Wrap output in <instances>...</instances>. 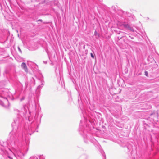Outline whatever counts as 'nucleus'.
<instances>
[{"label":"nucleus","mask_w":159,"mask_h":159,"mask_svg":"<svg viewBox=\"0 0 159 159\" xmlns=\"http://www.w3.org/2000/svg\"><path fill=\"white\" fill-rule=\"evenodd\" d=\"M41 83H42V84L39 85L38 87V89H39V88H42L43 87V82L41 81Z\"/></svg>","instance_id":"nucleus-5"},{"label":"nucleus","mask_w":159,"mask_h":159,"mask_svg":"<svg viewBox=\"0 0 159 159\" xmlns=\"http://www.w3.org/2000/svg\"><path fill=\"white\" fill-rule=\"evenodd\" d=\"M43 62H44V63H45V64L47 63V62H46V61H43Z\"/></svg>","instance_id":"nucleus-13"},{"label":"nucleus","mask_w":159,"mask_h":159,"mask_svg":"<svg viewBox=\"0 0 159 159\" xmlns=\"http://www.w3.org/2000/svg\"><path fill=\"white\" fill-rule=\"evenodd\" d=\"M8 103V101L7 98H3V100L1 102L0 104L2 106L6 107L7 106L6 104H7Z\"/></svg>","instance_id":"nucleus-3"},{"label":"nucleus","mask_w":159,"mask_h":159,"mask_svg":"<svg viewBox=\"0 0 159 159\" xmlns=\"http://www.w3.org/2000/svg\"><path fill=\"white\" fill-rule=\"evenodd\" d=\"M117 24L118 27L120 29H122L123 28H124L131 31L134 32V30L133 28L131 27L130 26L126 23H122L120 21H118Z\"/></svg>","instance_id":"nucleus-2"},{"label":"nucleus","mask_w":159,"mask_h":159,"mask_svg":"<svg viewBox=\"0 0 159 159\" xmlns=\"http://www.w3.org/2000/svg\"><path fill=\"white\" fill-rule=\"evenodd\" d=\"M22 113V112H20V114H21Z\"/></svg>","instance_id":"nucleus-14"},{"label":"nucleus","mask_w":159,"mask_h":159,"mask_svg":"<svg viewBox=\"0 0 159 159\" xmlns=\"http://www.w3.org/2000/svg\"><path fill=\"white\" fill-rule=\"evenodd\" d=\"M25 99V98L24 97H23L21 99V101H22L23 100H24V99Z\"/></svg>","instance_id":"nucleus-10"},{"label":"nucleus","mask_w":159,"mask_h":159,"mask_svg":"<svg viewBox=\"0 0 159 159\" xmlns=\"http://www.w3.org/2000/svg\"><path fill=\"white\" fill-rule=\"evenodd\" d=\"M38 21H42V20L41 19H39V20H38Z\"/></svg>","instance_id":"nucleus-11"},{"label":"nucleus","mask_w":159,"mask_h":159,"mask_svg":"<svg viewBox=\"0 0 159 159\" xmlns=\"http://www.w3.org/2000/svg\"><path fill=\"white\" fill-rule=\"evenodd\" d=\"M18 122L17 121V120H14V123L12 124V125L13 126L14 125V124L16 123L18 124Z\"/></svg>","instance_id":"nucleus-6"},{"label":"nucleus","mask_w":159,"mask_h":159,"mask_svg":"<svg viewBox=\"0 0 159 159\" xmlns=\"http://www.w3.org/2000/svg\"><path fill=\"white\" fill-rule=\"evenodd\" d=\"M17 126H15L13 129L12 131L10 133L9 136L10 139L7 140L8 143L13 148L14 152L8 148L7 150H5V153L7 154L8 157L10 159H13V157L14 156L15 153H17L16 150L17 147L16 146V142L18 139V135L17 132L18 129Z\"/></svg>","instance_id":"nucleus-1"},{"label":"nucleus","mask_w":159,"mask_h":159,"mask_svg":"<svg viewBox=\"0 0 159 159\" xmlns=\"http://www.w3.org/2000/svg\"><path fill=\"white\" fill-rule=\"evenodd\" d=\"M18 49L19 50V51L20 52H21V49L19 47H18Z\"/></svg>","instance_id":"nucleus-9"},{"label":"nucleus","mask_w":159,"mask_h":159,"mask_svg":"<svg viewBox=\"0 0 159 159\" xmlns=\"http://www.w3.org/2000/svg\"><path fill=\"white\" fill-rule=\"evenodd\" d=\"M91 57L93 58H94V55H93V54L92 53H91Z\"/></svg>","instance_id":"nucleus-8"},{"label":"nucleus","mask_w":159,"mask_h":159,"mask_svg":"<svg viewBox=\"0 0 159 159\" xmlns=\"http://www.w3.org/2000/svg\"><path fill=\"white\" fill-rule=\"evenodd\" d=\"M21 67L24 69L25 71H27L28 69L25 63L24 62H23L21 64Z\"/></svg>","instance_id":"nucleus-4"},{"label":"nucleus","mask_w":159,"mask_h":159,"mask_svg":"<svg viewBox=\"0 0 159 159\" xmlns=\"http://www.w3.org/2000/svg\"><path fill=\"white\" fill-rule=\"evenodd\" d=\"M145 75L147 76H148V73L147 71L145 72Z\"/></svg>","instance_id":"nucleus-7"},{"label":"nucleus","mask_w":159,"mask_h":159,"mask_svg":"<svg viewBox=\"0 0 159 159\" xmlns=\"http://www.w3.org/2000/svg\"><path fill=\"white\" fill-rule=\"evenodd\" d=\"M25 113H23V116H25Z\"/></svg>","instance_id":"nucleus-12"}]
</instances>
